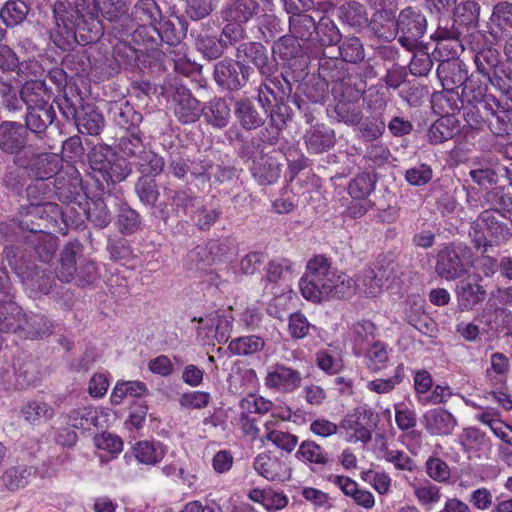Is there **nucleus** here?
<instances>
[{"label":"nucleus","mask_w":512,"mask_h":512,"mask_svg":"<svg viewBox=\"0 0 512 512\" xmlns=\"http://www.w3.org/2000/svg\"><path fill=\"white\" fill-rule=\"evenodd\" d=\"M129 0H57L53 6L55 28L50 39L59 49L67 51L76 44L94 43L103 35L99 14L114 21L126 12Z\"/></svg>","instance_id":"obj_1"},{"label":"nucleus","mask_w":512,"mask_h":512,"mask_svg":"<svg viewBox=\"0 0 512 512\" xmlns=\"http://www.w3.org/2000/svg\"><path fill=\"white\" fill-rule=\"evenodd\" d=\"M480 4L474 0L461 1L454 5L451 20H440L432 35L434 41L450 43L454 53L464 51V38L479 25Z\"/></svg>","instance_id":"obj_2"},{"label":"nucleus","mask_w":512,"mask_h":512,"mask_svg":"<svg viewBox=\"0 0 512 512\" xmlns=\"http://www.w3.org/2000/svg\"><path fill=\"white\" fill-rule=\"evenodd\" d=\"M318 75L330 82L333 102L361 100L367 83L358 73L351 72L338 58L324 57L319 62Z\"/></svg>","instance_id":"obj_3"},{"label":"nucleus","mask_w":512,"mask_h":512,"mask_svg":"<svg viewBox=\"0 0 512 512\" xmlns=\"http://www.w3.org/2000/svg\"><path fill=\"white\" fill-rule=\"evenodd\" d=\"M55 275L61 282H74L79 287L90 286L99 278L95 262L81 254L79 243H69L64 247Z\"/></svg>","instance_id":"obj_4"},{"label":"nucleus","mask_w":512,"mask_h":512,"mask_svg":"<svg viewBox=\"0 0 512 512\" xmlns=\"http://www.w3.org/2000/svg\"><path fill=\"white\" fill-rule=\"evenodd\" d=\"M474 265L472 248L462 242L443 245L435 257V273L442 279L453 281L468 273Z\"/></svg>","instance_id":"obj_5"},{"label":"nucleus","mask_w":512,"mask_h":512,"mask_svg":"<svg viewBox=\"0 0 512 512\" xmlns=\"http://www.w3.org/2000/svg\"><path fill=\"white\" fill-rule=\"evenodd\" d=\"M3 255L27 290L40 294H48L51 291L54 283L51 272L34 264L26 263L22 259L20 248L7 245L4 248Z\"/></svg>","instance_id":"obj_6"},{"label":"nucleus","mask_w":512,"mask_h":512,"mask_svg":"<svg viewBox=\"0 0 512 512\" xmlns=\"http://www.w3.org/2000/svg\"><path fill=\"white\" fill-rule=\"evenodd\" d=\"M336 272L328 257L314 255L308 260L306 271L299 281L302 296L315 303L323 301L322 295L332 283Z\"/></svg>","instance_id":"obj_7"},{"label":"nucleus","mask_w":512,"mask_h":512,"mask_svg":"<svg viewBox=\"0 0 512 512\" xmlns=\"http://www.w3.org/2000/svg\"><path fill=\"white\" fill-rule=\"evenodd\" d=\"M436 47L433 56L439 61L437 67V77L441 82L443 89L457 90L468 80V70L466 64L459 59L463 51L450 50V43L435 41Z\"/></svg>","instance_id":"obj_8"},{"label":"nucleus","mask_w":512,"mask_h":512,"mask_svg":"<svg viewBox=\"0 0 512 512\" xmlns=\"http://www.w3.org/2000/svg\"><path fill=\"white\" fill-rule=\"evenodd\" d=\"M62 160L57 154L42 152L33 153L30 158L18 157L15 163L24 168L27 173L35 178V183L27 187V195L29 198L36 197L40 191L46 194L48 185L45 180L53 178L61 167Z\"/></svg>","instance_id":"obj_9"},{"label":"nucleus","mask_w":512,"mask_h":512,"mask_svg":"<svg viewBox=\"0 0 512 512\" xmlns=\"http://www.w3.org/2000/svg\"><path fill=\"white\" fill-rule=\"evenodd\" d=\"M88 160L93 172L99 173L102 180L107 183L121 182L131 173V168L125 165L107 144L95 145L88 154Z\"/></svg>","instance_id":"obj_10"},{"label":"nucleus","mask_w":512,"mask_h":512,"mask_svg":"<svg viewBox=\"0 0 512 512\" xmlns=\"http://www.w3.org/2000/svg\"><path fill=\"white\" fill-rule=\"evenodd\" d=\"M253 73L254 69L243 61L225 58L215 63L213 79L221 90L235 93L247 85Z\"/></svg>","instance_id":"obj_11"},{"label":"nucleus","mask_w":512,"mask_h":512,"mask_svg":"<svg viewBox=\"0 0 512 512\" xmlns=\"http://www.w3.org/2000/svg\"><path fill=\"white\" fill-rule=\"evenodd\" d=\"M396 34L398 42L408 51H414L419 46V39L423 37L427 29V20L424 14L416 8L406 7L402 9L396 18Z\"/></svg>","instance_id":"obj_12"},{"label":"nucleus","mask_w":512,"mask_h":512,"mask_svg":"<svg viewBox=\"0 0 512 512\" xmlns=\"http://www.w3.org/2000/svg\"><path fill=\"white\" fill-rule=\"evenodd\" d=\"M164 200L157 205L158 218L168 224L172 217L183 218L188 210L195 205L196 197L185 190L163 186Z\"/></svg>","instance_id":"obj_13"},{"label":"nucleus","mask_w":512,"mask_h":512,"mask_svg":"<svg viewBox=\"0 0 512 512\" xmlns=\"http://www.w3.org/2000/svg\"><path fill=\"white\" fill-rule=\"evenodd\" d=\"M173 114L183 125L197 122L203 114V104L192 91L184 86H177L172 93Z\"/></svg>","instance_id":"obj_14"},{"label":"nucleus","mask_w":512,"mask_h":512,"mask_svg":"<svg viewBox=\"0 0 512 512\" xmlns=\"http://www.w3.org/2000/svg\"><path fill=\"white\" fill-rule=\"evenodd\" d=\"M262 80L257 88V101L263 109L271 103L281 99H289L292 94V83L283 74L270 72L269 76H261Z\"/></svg>","instance_id":"obj_15"},{"label":"nucleus","mask_w":512,"mask_h":512,"mask_svg":"<svg viewBox=\"0 0 512 512\" xmlns=\"http://www.w3.org/2000/svg\"><path fill=\"white\" fill-rule=\"evenodd\" d=\"M378 414L367 406L357 407L353 414L347 415L340 427L346 431H352L356 441L368 443L372 437V431L377 427Z\"/></svg>","instance_id":"obj_16"},{"label":"nucleus","mask_w":512,"mask_h":512,"mask_svg":"<svg viewBox=\"0 0 512 512\" xmlns=\"http://www.w3.org/2000/svg\"><path fill=\"white\" fill-rule=\"evenodd\" d=\"M235 58L244 63L252 64L261 76H269L277 72V64L270 59L267 48L257 41H247L236 46Z\"/></svg>","instance_id":"obj_17"},{"label":"nucleus","mask_w":512,"mask_h":512,"mask_svg":"<svg viewBox=\"0 0 512 512\" xmlns=\"http://www.w3.org/2000/svg\"><path fill=\"white\" fill-rule=\"evenodd\" d=\"M303 381L302 373L282 363H276L269 368L264 378L267 388L280 393H293L297 391Z\"/></svg>","instance_id":"obj_18"},{"label":"nucleus","mask_w":512,"mask_h":512,"mask_svg":"<svg viewBox=\"0 0 512 512\" xmlns=\"http://www.w3.org/2000/svg\"><path fill=\"white\" fill-rule=\"evenodd\" d=\"M58 206L55 203H31L20 212L19 228L38 234L45 232L47 222L51 218V213H56Z\"/></svg>","instance_id":"obj_19"},{"label":"nucleus","mask_w":512,"mask_h":512,"mask_svg":"<svg viewBox=\"0 0 512 512\" xmlns=\"http://www.w3.org/2000/svg\"><path fill=\"white\" fill-rule=\"evenodd\" d=\"M132 41L147 51V57L152 59L150 65L154 64L158 70H164L166 52L158 48L160 44L156 25H139L132 33Z\"/></svg>","instance_id":"obj_20"},{"label":"nucleus","mask_w":512,"mask_h":512,"mask_svg":"<svg viewBox=\"0 0 512 512\" xmlns=\"http://www.w3.org/2000/svg\"><path fill=\"white\" fill-rule=\"evenodd\" d=\"M28 132L23 124L15 121L0 123V150L9 155H18L26 146Z\"/></svg>","instance_id":"obj_21"},{"label":"nucleus","mask_w":512,"mask_h":512,"mask_svg":"<svg viewBox=\"0 0 512 512\" xmlns=\"http://www.w3.org/2000/svg\"><path fill=\"white\" fill-rule=\"evenodd\" d=\"M482 277L475 276L473 281L461 280L456 286L455 293L458 307L461 311H472L487 298V290L481 284Z\"/></svg>","instance_id":"obj_22"},{"label":"nucleus","mask_w":512,"mask_h":512,"mask_svg":"<svg viewBox=\"0 0 512 512\" xmlns=\"http://www.w3.org/2000/svg\"><path fill=\"white\" fill-rule=\"evenodd\" d=\"M304 143L308 153L321 154L335 146L336 134L324 123H316L305 131Z\"/></svg>","instance_id":"obj_23"},{"label":"nucleus","mask_w":512,"mask_h":512,"mask_svg":"<svg viewBox=\"0 0 512 512\" xmlns=\"http://www.w3.org/2000/svg\"><path fill=\"white\" fill-rule=\"evenodd\" d=\"M258 0H232L221 9V18L225 22L246 24L253 20L260 12Z\"/></svg>","instance_id":"obj_24"},{"label":"nucleus","mask_w":512,"mask_h":512,"mask_svg":"<svg viewBox=\"0 0 512 512\" xmlns=\"http://www.w3.org/2000/svg\"><path fill=\"white\" fill-rule=\"evenodd\" d=\"M422 423L426 431L433 436L451 435L457 426L456 418L444 408H434L425 412Z\"/></svg>","instance_id":"obj_25"},{"label":"nucleus","mask_w":512,"mask_h":512,"mask_svg":"<svg viewBox=\"0 0 512 512\" xmlns=\"http://www.w3.org/2000/svg\"><path fill=\"white\" fill-rule=\"evenodd\" d=\"M289 32L301 43L305 51L311 55L312 48L315 47L314 38L317 36V22L308 14L294 15L289 17Z\"/></svg>","instance_id":"obj_26"},{"label":"nucleus","mask_w":512,"mask_h":512,"mask_svg":"<svg viewBox=\"0 0 512 512\" xmlns=\"http://www.w3.org/2000/svg\"><path fill=\"white\" fill-rule=\"evenodd\" d=\"M38 469L31 465H16L7 468L0 476V490L15 492L25 488L37 475Z\"/></svg>","instance_id":"obj_27"},{"label":"nucleus","mask_w":512,"mask_h":512,"mask_svg":"<svg viewBox=\"0 0 512 512\" xmlns=\"http://www.w3.org/2000/svg\"><path fill=\"white\" fill-rule=\"evenodd\" d=\"M190 35L194 39L196 50L204 59L213 61L220 59L224 55L226 44L222 42L220 35L211 34L205 29L192 30Z\"/></svg>","instance_id":"obj_28"},{"label":"nucleus","mask_w":512,"mask_h":512,"mask_svg":"<svg viewBox=\"0 0 512 512\" xmlns=\"http://www.w3.org/2000/svg\"><path fill=\"white\" fill-rule=\"evenodd\" d=\"M234 115L240 127L245 131L259 129L266 121L265 112H260L250 98H241L235 101Z\"/></svg>","instance_id":"obj_29"},{"label":"nucleus","mask_w":512,"mask_h":512,"mask_svg":"<svg viewBox=\"0 0 512 512\" xmlns=\"http://www.w3.org/2000/svg\"><path fill=\"white\" fill-rule=\"evenodd\" d=\"M250 172L259 185H272L280 178L281 164L269 154L261 155L253 160Z\"/></svg>","instance_id":"obj_30"},{"label":"nucleus","mask_w":512,"mask_h":512,"mask_svg":"<svg viewBox=\"0 0 512 512\" xmlns=\"http://www.w3.org/2000/svg\"><path fill=\"white\" fill-rule=\"evenodd\" d=\"M74 124L81 134L98 136L105 127L103 114L90 103L81 104L78 116Z\"/></svg>","instance_id":"obj_31"},{"label":"nucleus","mask_w":512,"mask_h":512,"mask_svg":"<svg viewBox=\"0 0 512 512\" xmlns=\"http://www.w3.org/2000/svg\"><path fill=\"white\" fill-rule=\"evenodd\" d=\"M159 44L164 46L166 54L178 48H184L186 45L183 40L187 33V27L182 25L178 29L173 21L161 17L156 24Z\"/></svg>","instance_id":"obj_32"},{"label":"nucleus","mask_w":512,"mask_h":512,"mask_svg":"<svg viewBox=\"0 0 512 512\" xmlns=\"http://www.w3.org/2000/svg\"><path fill=\"white\" fill-rule=\"evenodd\" d=\"M488 32L494 39H499V33L512 34V2L503 0L497 2L489 17Z\"/></svg>","instance_id":"obj_33"},{"label":"nucleus","mask_w":512,"mask_h":512,"mask_svg":"<svg viewBox=\"0 0 512 512\" xmlns=\"http://www.w3.org/2000/svg\"><path fill=\"white\" fill-rule=\"evenodd\" d=\"M111 120L126 131L135 130L143 121V116L128 101L112 102L108 110Z\"/></svg>","instance_id":"obj_34"},{"label":"nucleus","mask_w":512,"mask_h":512,"mask_svg":"<svg viewBox=\"0 0 512 512\" xmlns=\"http://www.w3.org/2000/svg\"><path fill=\"white\" fill-rule=\"evenodd\" d=\"M56 119V112L53 105L27 108L25 116L26 131L29 130L34 133L38 138L42 139L46 133L47 128Z\"/></svg>","instance_id":"obj_35"},{"label":"nucleus","mask_w":512,"mask_h":512,"mask_svg":"<svg viewBox=\"0 0 512 512\" xmlns=\"http://www.w3.org/2000/svg\"><path fill=\"white\" fill-rule=\"evenodd\" d=\"M389 278L390 275L387 273V269L382 266L375 269H366L356 279L357 290L367 297H376L382 292Z\"/></svg>","instance_id":"obj_36"},{"label":"nucleus","mask_w":512,"mask_h":512,"mask_svg":"<svg viewBox=\"0 0 512 512\" xmlns=\"http://www.w3.org/2000/svg\"><path fill=\"white\" fill-rule=\"evenodd\" d=\"M253 466L259 475L269 481H284L290 476L286 464L278 457L267 453L259 454Z\"/></svg>","instance_id":"obj_37"},{"label":"nucleus","mask_w":512,"mask_h":512,"mask_svg":"<svg viewBox=\"0 0 512 512\" xmlns=\"http://www.w3.org/2000/svg\"><path fill=\"white\" fill-rule=\"evenodd\" d=\"M205 122L216 129L225 128L231 119V109L223 97H214L203 104Z\"/></svg>","instance_id":"obj_38"},{"label":"nucleus","mask_w":512,"mask_h":512,"mask_svg":"<svg viewBox=\"0 0 512 512\" xmlns=\"http://www.w3.org/2000/svg\"><path fill=\"white\" fill-rule=\"evenodd\" d=\"M366 3L375 10L373 14V19L370 22V26L374 33L380 37L384 38L386 40H392L394 39V33L390 31L388 35H385L384 32H382L383 25L381 27L379 26L378 19L390 22L395 18L394 10L397 6V0H365Z\"/></svg>","instance_id":"obj_39"},{"label":"nucleus","mask_w":512,"mask_h":512,"mask_svg":"<svg viewBox=\"0 0 512 512\" xmlns=\"http://www.w3.org/2000/svg\"><path fill=\"white\" fill-rule=\"evenodd\" d=\"M458 132V119L453 115H446L431 124L427 131V140L432 145L442 144L452 139Z\"/></svg>","instance_id":"obj_40"},{"label":"nucleus","mask_w":512,"mask_h":512,"mask_svg":"<svg viewBox=\"0 0 512 512\" xmlns=\"http://www.w3.org/2000/svg\"><path fill=\"white\" fill-rule=\"evenodd\" d=\"M501 60V55L495 48L477 49V53H475L473 58L476 67L475 73L483 79L492 82Z\"/></svg>","instance_id":"obj_41"},{"label":"nucleus","mask_w":512,"mask_h":512,"mask_svg":"<svg viewBox=\"0 0 512 512\" xmlns=\"http://www.w3.org/2000/svg\"><path fill=\"white\" fill-rule=\"evenodd\" d=\"M315 47L311 55L318 56L323 53V48L333 46L341 41V34L336 24L328 17H322L317 23V36L314 38Z\"/></svg>","instance_id":"obj_42"},{"label":"nucleus","mask_w":512,"mask_h":512,"mask_svg":"<svg viewBox=\"0 0 512 512\" xmlns=\"http://www.w3.org/2000/svg\"><path fill=\"white\" fill-rule=\"evenodd\" d=\"M20 98L27 108L43 107L51 105L49 103V90L43 80L26 81L22 86Z\"/></svg>","instance_id":"obj_43"},{"label":"nucleus","mask_w":512,"mask_h":512,"mask_svg":"<svg viewBox=\"0 0 512 512\" xmlns=\"http://www.w3.org/2000/svg\"><path fill=\"white\" fill-rule=\"evenodd\" d=\"M54 325L48 317L43 314H25V322L20 330V337L36 340L43 339L53 333Z\"/></svg>","instance_id":"obj_44"},{"label":"nucleus","mask_w":512,"mask_h":512,"mask_svg":"<svg viewBox=\"0 0 512 512\" xmlns=\"http://www.w3.org/2000/svg\"><path fill=\"white\" fill-rule=\"evenodd\" d=\"M25 322V313L13 300L0 303V331L19 333Z\"/></svg>","instance_id":"obj_45"},{"label":"nucleus","mask_w":512,"mask_h":512,"mask_svg":"<svg viewBox=\"0 0 512 512\" xmlns=\"http://www.w3.org/2000/svg\"><path fill=\"white\" fill-rule=\"evenodd\" d=\"M26 245L30 247L37 259L42 262H49L57 250V237L50 233L31 234L25 239Z\"/></svg>","instance_id":"obj_46"},{"label":"nucleus","mask_w":512,"mask_h":512,"mask_svg":"<svg viewBox=\"0 0 512 512\" xmlns=\"http://www.w3.org/2000/svg\"><path fill=\"white\" fill-rule=\"evenodd\" d=\"M134 192L143 206L157 208L160 186L157 183L156 177H152L149 174L140 175L134 184Z\"/></svg>","instance_id":"obj_47"},{"label":"nucleus","mask_w":512,"mask_h":512,"mask_svg":"<svg viewBox=\"0 0 512 512\" xmlns=\"http://www.w3.org/2000/svg\"><path fill=\"white\" fill-rule=\"evenodd\" d=\"M432 107L441 117L455 116L456 112L463 109L464 103L457 90L443 89V91L432 95Z\"/></svg>","instance_id":"obj_48"},{"label":"nucleus","mask_w":512,"mask_h":512,"mask_svg":"<svg viewBox=\"0 0 512 512\" xmlns=\"http://www.w3.org/2000/svg\"><path fill=\"white\" fill-rule=\"evenodd\" d=\"M329 284L325 293H323V301L331 299H350L355 295L357 290V281L344 273L336 272L334 279Z\"/></svg>","instance_id":"obj_49"},{"label":"nucleus","mask_w":512,"mask_h":512,"mask_svg":"<svg viewBox=\"0 0 512 512\" xmlns=\"http://www.w3.org/2000/svg\"><path fill=\"white\" fill-rule=\"evenodd\" d=\"M145 139L139 128L130 130L119 138L117 147L126 158L137 159L150 145Z\"/></svg>","instance_id":"obj_50"},{"label":"nucleus","mask_w":512,"mask_h":512,"mask_svg":"<svg viewBox=\"0 0 512 512\" xmlns=\"http://www.w3.org/2000/svg\"><path fill=\"white\" fill-rule=\"evenodd\" d=\"M82 187L78 179L56 177L54 180V194L56 198L65 204H81L84 199Z\"/></svg>","instance_id":"obj_51"},{"label":"nucleus","mask_w":512,"mask_h":512,"mask_svg":"<svg viewBox=\"0 0 512 512\" xmlns=\"http://www.w3.org/2000/svg\"><path fill=\"white\" fill-rule=\"evenodd\" d=\"M332 116L337 122L347 126H357L363 120V110L360 100L335 102Z\"/></svg>","instance_id":"obj_52"},{"label":"nucleus","mask_w":512,"mask_h":512,"mask_svg":"<svg viewBox=\"0 0 512 512\" xmlns=\"http://www.w3.org/2000/svg\"><path fill=\"white\" fill-rule=\"evenodd\" d=\"M341 21L354 28H363L369 24L368 14L363 4L349 1L338 9Z\"/></svg>","instance_id":"obj_53"},{"label":"nucleus","mask_w":512,"mask_h":512,"mask_svg":"<svg viewBox=\"0 0 512 512\" xmlns=\"http://www.w3.org/2000/svg\"><path fill=\"white\" fill-rule=\"evenodd\" d=\"M483 201L489 206L487 210H493L502 216L512 211V195L504 186L494 187L483 195Z\"/></svg>","instance_id":"obj_54"},{"label":"nucleus","mask_w":512,"mask_h":512,"mask_svg":"<svg viewBox=\"0 0 512 512\" xmlns=\"http://www.w3.org/2000/svg\"><path fill=\"white\" fill-rule=\"evenodd\" d=\"M61 65L69 72L70 79L88 75L92 67L90 56L86 50L68 53L63 58Z\"/></svg>","instance_id":"obj_55"},{"label":"nucleus","mask_w":512,"mask_h":512,"mask_svg":"<svg viewBox=\"0 0 512 512\" xmlns=\"http://www.w3.org/2000/svg\"><path fill=\"white\" fill-rule=\"evenodd\" d=\"M133 453L140 463L155 465L164 458L166 451L159 442L143 440L133 446Z\"/></svg>","instance_id":"obj_56"},{"label":"nucleus","mask_w":512,"mask_h":512,"mask_svg":"<svg viewBox=\"0 0 512 512\" xmlns=\"http://www.w3.org/2000/svg\"><path fill=\"white\" fill-rule=\"evenodd\" d=\"M272 51L274 54H278L280 59L284 61H289L303 54H308L305 51L303 43L291 34L281 36L275 41L272 46Z\"/></svg>","instance_id":"obj_57"},{"label":"nucleus","mask_w":512,"mask_h":512,"mask_svg":"<svg viewBox=\"0 0 512 512\" xmlns=\"http://www.w3.org/2000/svg\"><path fill=\"white\" fill-rule=\"evenodd\" d=\"M295 457L304 463L315 465H326L330 461L328 453L312 440L303 441L295 453Z\"/></svg>","instance_id":"obj_58"},{"label":"nucleus","mask_w":512,"mask_h":512,"mask_svg":"<svg viewBox=\"0 0 512 512\" xmlns=\"http://www.w3.org/2000/svg\"><path fill=\"white\" fill-rule=\"evenodd\" d=\"M265 341L258 335L237 337L230 341L228 350L236 356H249L262 351Z\"/></svg>","instance_id":"obj_59"},{"label":"nucleus","mask_w":512,"mask_h":512,"mask_svg":"<svg viewBox=\"0 0 512 512\" xmlns=\"http://www.w3.org/2000/svg\"><path fill=\"white\" fill-rule=\"evenodd\" d=\"M30 11L26 0H10L0 11V17L7 27H14L22 23Z\"/></svg>","instance_id":"obj_60"},{"label":"nucleus","mask_w":512,"mask_h":512,"mask_svg":"<svg viewBox=\"0 0 512 512\" xmlns=\"http://www.w3.org/2000/svg\"><path fill=\"white\" fill-rule=\"evenodd\" d=\"M140 175L149 174L152 177L160 175L165 167L164 158L154 152L149 146L137 159L135 163Z\"/></svg>","instance_id":"obj_61"},{"label":"nucleus","mask_w":512,"mask_h":512,"mask_svg":"<svg viewBox=\"0 0 512 512\" xmlns=\"http://www.w3.org/2000/svg\"><path fill=\"white\" fill-rule=\"evenodd\" d=\"M132 17L140 25H156L162 12L155 0H140L133 7Z\"/></svg>","instance_id":"obj_62"},{"label":"nucleus","mask_w":512,"mask_h":512,"mask_svg":"<svg viewBox=\"0 0 512 512\" xmlns=\"http://www.w3.org/2000/svg\"><path fill=\"white\" fill-rule=\"evenodd\" d=\"M375 184V175L369 172H361L350 181L348 193L355 200H364L373 192Z\"/></svg>","instance_id":"obj_63"},{"label":"nucleus","mask_w":512,"mask_h":512,"mask_svg":"<svg viewBox=\"0 0 512 512\" xmlns=\"http://www.w3.org/2000/svg\"><path fill=\"white\" fill-rule=\"evenodd\" d=\"M341 59L339 61L346 63L356 64L361 62L364 57V47L358 37H345L341 39L338 47Z\"/></svg>","instance_id":"obj_64"}]
</instances>
